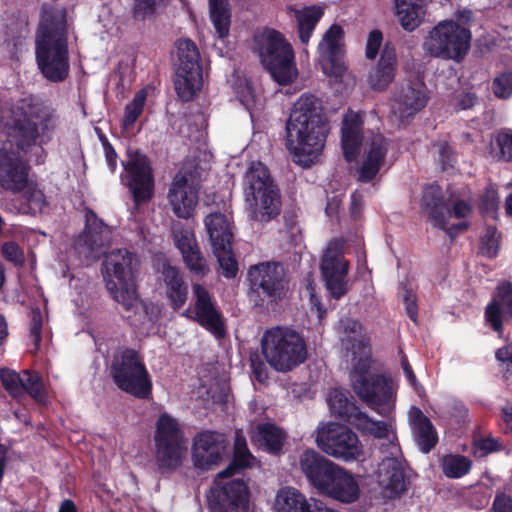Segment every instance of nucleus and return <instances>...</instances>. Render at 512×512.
<instances>
[{
    "mask_svg": "<svg viewBox=\"0 0 512 512\" xmlns=\"http://www.w3.org/2000/svg\"><path fill=\"white\" fill-rule=\"evenodd\" d=\"M30 167L13 149H0V186L13 193L24 191L28 185Z\"/></svg>",
    "mask_w": 512,
    "mask_h": 512,
    "instance_id": "nucleus-22",
    "label": "nucleus"
},
{
    "mask_svg": "<svg viewBox=\"0 0 512 512\" xmlns=\"http://www.w3.org/2000/svg\"><path fill=\"white\" fill-rule=\"evenodd\" d=\"M158 272L165 286V294L171 308L179 311L187 302L188 286L179 268L164 259L158 264Z\"/></svg>",
    "mask_w": 512,
    "mask_h": 512,
    "instance_id": "nucleus-24",
    "label": "nucleus"
},
{
    "mask_svg": "<svg viewBox=\"0 0 512 512\" xmlns=\"http://www.w3.org/2000/svg\"><path fill=\"white\" fill-rule=\"evenodd\" d=\"M186 438L179 421L168 413H162L155 425V456L161 469L176 470L182 464L186 452Z\"/></svg>",
    "mask_w": 512,
    "mask_h": 512,
    "instance_id": "nucleus-10",
    "label": "nucleus"
},
{
    "mask_svg": "<svg viewBox=\"0 0 512 512\" xmlns=\"http://www.w3.org/2000/svg\"><path fill=\"white\" fill-rule=\"evenodd\" d=\"M336 463L313 449L304 450L299 457V468L315 490Z\"/></svg>",
    "mask_w": 512,
    "mask_h": 512,
    "instance_id": "nucleus-28",
    "label": "nucleus"
},
{
    "mask_svg": "<svg viewBox=\"0 0 512 512\" xmlns=\"http://www.w3.org/2000/svg\"><path fill=\"white\" fill-rule=\"evenodd\" d=\"M248 279L253 293L262 306L265 302L276 304L282 301L289 289V279L281 262L266 261L253 265L248 270Z\"/></svg>",
    "mask_w": 512,
    "mask_h": 512,
    "instance_id": "nucleus-11",
    "label": "nucleus"
},
{
    "mask_svg": "<svg viewBox=\"0 0 512 512\" xmlns=\"http://www.w3.org/2000/svg\"><path fill=\"white\" fill-rule=\"evenodd\" d=\"M147 99V91L145 88L140 89L133 97L132 101L125 107L122 125L125 128L133 126L139 116L143 113L145 102Z\"/></svg>",
    "mask_w": 512,
    "mask_h": 512,
    "instance_id": "nucleus-49",
    "label": "nucleus"
},
{
    "mask_svg": "<svg viewBox=\"0 0 512 512\" xmlns=\"http://www.w3.org/2000/svg\"><path fill=\"white\" fill-rule=\"evenodd\" d=\"M490 512H512V497L503 491H498Z\"/></svg>",
    "mask_w": 512,
    "mask_h": 512,
    "instance_id": "nucleus-64",
    "label": "nucleus"
},
{
    "mask_svg": "<svg viewBox=\"0 0 512 512\" xmlns=\"http://www.w3.org/2000/svg\"><path fill=\"white\" fill-rule=\"evenodd\" d=\"M353 418L352 426L355 427L363 436L387 441L386 443H382L380 446V450L383 454H387V444H390L391 441L398 443L396 433L387 422L374 420L363 411L358 412V415H354Z\"/></svg>",
    "mask_w": 512,
    "mask_h": 512,
    "instance_id": "nucleus-31",
    "label": "nucleus"
},
{
    "mask_svg": "<svg viewBox=\"0 0 512 512\" xmlns=\"http://www.w3.org/2000/svg\"><path fill=\"white\" fill-rule=\"evenodd\" d=\"M3 258L16 267H22L25 263L24 252L15 241H6L1 246Z\"/></svg>",
    "mask_w": 512,
    "mask_h": 512,
    "instance_id": "nucleus-57",
    "label": "nucleus"
},
{
    "mask_svg": "<svg viewBox=\"0 0 512 512\" xmlns=\"http://www.w3.org/2000/svg\"><path fill=\"white\" fill-rule=\"evenodd\" d=\"M110 374L115 385L123 392L138 399H148L152 394V381L140 353L133 348H123L113 356Z\"/></svg>",
    "mask_w": 512,
    "mask_h": 512,
    "instance_id": "nucleus-7",
    "label": "nucleus"
},
{
    "mask_svg": "<svg viewBox=\"0 0 512 512\" xmlns=\"http://www.w3.org/2000/svg\"><path fill=\"white\" fill-rule=\"evenodd\" d=\"M252 459L253 455L248 448L245 436L241 432H236L232 459L225 469L218 472L217 478H228L240 473L251 466Z\"/></svg>",
    "mask_w": 512,
    "mask_h": 512,
    "instance_id": "nucleus-36",
    "label": "nucleus"
},
{
    "mask_svg": "<svg viewBox=\"0 0 512 512\" xmlns=\"http://www.w3.org/2000/svg\"><path fill=\"white\" fill-rule=\"evenodd\" d=\"M389 142L381 134L373 135L367 145L365 156L358 169V181L371 182L385 163Z\"/></svg>",
    "mask_w": 512,
    "mask_h": 512,
    "instance_id": "nucleus-25",
    "label": "nucleus"
},
{
    "mask_svg": "<svg viewBox=\"0 0 512 512\" xmlns=\"http://www.w3.org/2000/svg\"><path fill=\"white\" fill-rule=\"evenodd\" d=\"M0 378L3 387L11 396L21 394L22 378L17 372L3 369Z\"/></svg>",
    "mask_w": 512,
    "mask_h": 512,
    "instance_id": "nucleus-60",
    "label": "nucleus"
},
{
    "mask_svg": "<svg viewBox=\"0 0 512 512\" xmlns=\"http://www.w3.org/2000/svg\"><path fill=\"white\" fill-rule=\"evenodd\" d=\"M213 251H228L232 246L233 233L227 216L221 212L208 214L204 219Z\"/></svg>",
    "mask_w": 512,
    "mask_h": 512,
    "instance_id": "nucleus-32",
    "label": "nucleus"
},
{
    "mask_svg": "<svg viewBox=\"0 0 512 512\" xmlns=\"http://www.w3.org/2000/svg\"><path fill=\"white\" fill-rule=\"evenodd\" d=\"M343 40V27L334 23L326 30L318 45L322 69L328 76L342 77L347 70L344 62Z\"/></svg>",
    "mask_w": 512,
    "mask_h": 512,
    "instance_id": "nucleus-19",
    "label": "nucleus"
},
{
    "mask_svg": "<svg viewBox=\"0 0 512 512\" xmlns=\"http://www.w3.org/2000/svg\"><path fill=\"white\" fill-rule=\"evenodd\" d=\"M167 198L178 218L188 219L198 203V189L189 182L188 176L178 171L170 184Z\"/></svg>",
    "mask_w": 512,
    "mask_h": 512,
    "instance_id": "nucleus-23",
    "label": "nucleus"
},
{
    "mask_svg": "<svg viewBox=\"0 0 512 512\" xmlns=\"http://www.w3.org/2000/svg\"><path fill=\"white\" fill-rule=\"evenodd\" d=\"M259 57L263 67L280 85H288L297 76L294 50L284 35L268 29L259 41Z\"/></svg>",
    "mask_w": 512,
    "mask_h": 512,
    "instance_id": "nucleus-8",
    "label": "nucleus"
},
{
    "mask_svg": "<svg viewBox=\"0 0 512 512\" xmlns=\"http://www.w3.org/2000/svg\"><path fill=\"white\" fill-rule=\"evenodd\" d=\"M181 255L185 266L192 275L203 278L209 273L207 261L199 246H194L188 252L183 251Z\"/></svg>",
    "mask_w": 512,
    "mask_h": 512,
    "instance_id": "nucleus-48",
    "label": "nucleus"
},
{
    "mask_svg": "<svg viewBox=\"0 0 512 512\" xmlns=\"http://www.w3.org/2000/svg\"><path fill=\"white\" fill-rule=\"evenodd\" d=\"M370 368L371 361L369 357H361L356 361L350 374L352 388L358 385V382L365 381L370 378V376L375 375L370 372Z\"/></svg>",
    "mask_w": 512,
    "mask_h": 512,
    "instance_id": "nucleus-59",
    "label": "nucleus"
},
{
    "mask_svg": "<svg viewBox=\"0 0 512 512\" xmlns=\"http://www.w3.org/2000/svg\"><path fill=\"white\" fill-rule=\"evenodd\" d=\"M396 10L404 30L412 32L421 24L424 9L418 0H396Z\"/></svg>",
    "mask_w": 512,
    "mask_h": 512,
    "instance_id": "nucleus-39",
    "label": "nucleus"
},
{
    "mask_svg": "<svg viewBox=\"0 0 512 512\" xmlns=\"http://www.w3.org/2000/svg\"><path fill=\"white\" fill-rule=\"evenodd\" d=\"M506 377L512 375V343L499 348L495 353Z\"/></svg>",
    "mask_w": 512,
    "mask_h": 512,
    "instance_id": "nucleus-63",
    "label": "nucleus"
},
{
    "mask_svg": "<svg viewBox=\"0 0 512 512\" xmlns=\"http://www.w3.org/2000/svg\"><path fill=\"white\" fill-rule=\"evenodd\" d=\"M35 58L39 71L50 82H63L68 77L70 63L65 9L44 11L35 37Z\"/></svg>",
    "mask_w": 512,
    "mask_h": 512,
    "instance_id": "nucleus-2",
    "label": "nucleus"
},
{
    "mask_svg": "<svg viewBox=\"0 0 512 512\" xmlns=\"http://www.w3.org/2000/svg\"><path fill=\"white\" fill-rule=\"evenodd\" d=\"M339 329L342 334L341 340L347 350H361L365 346L363 326L360 321L352 318H344L339 322Z\"/></svg>",
    "mask_w": 512,
    "mask_h": 512,
    "instance_id": "nucleus-43",
    "label": "nucleus"
},
{
    "mask_svg": "<svg viewBox=\"0 0 512 512\" xmlns=\"http://www.w3.org/2000/svg\"><path fill=\"white\" fill-rule=\"evenodd\" d=\"M294 12L299 39L303 45H308L316 25L324 15V11L321 7L314 5Z\"/></svg>",
    "mask_w": 512,
    "mask_h": 512,
    "instance_id": "nucleus-38",
    "label": "nucleus"
},
{
    "mask_svg": "<svg viewBox=\"0 0 512 512\" xmlns=\"http://www.w3.org/2000/svg\"><path fill=\"white\" fill-rule=\"evenodd\" d=\"M492 91L496 98L507 100L512 97V71L499 73L492 81Z\"/></svg>",
    "mask_w": 512,
    "mask_h": 512,
    "instance_id": "nucleus-52",
    "label": "nucleus"
},
{
    "mask_svg": "<svg viewBox=\"0 0 512 512\" xmlns=\"http://www.w3.org/2000/svg\"><path fill=\"white\" fill-rule=\"evenodd\" d=\"M397 69L396 50L386 44L376 66L368 75V83L374 91H385L394 81Z\"/></svg>",
    "mask_w": 512,
    "mask_h": 512,
    "instance_id": "nucleus-29",
    "label": "nucleus"
},
{
    "mask_svg": "<svg viewBox=\"0 0 512 512\" xmlns=\"http://www.w3.org/2000/svg\"><path fill=\"white\" fill-rule=\"evenodd\" d=\"M421 201L422 208L432 221L434 227H444L447 201L444 200L441 187L439 185L427 187L424 190Z\"/></svg>",
    "mask_w": 512,
    "mask_h": 512,
    "instance_id": "nucleus-35",
    "label": "nucleus"
},
{
    "mask_svg": "<svg viewBox=\"0 0 512 512\" xmlns=\"http://www.w3.org/2000/svg\"><path fill=\"white\" fill-rule=\"evenodd\" d=\"M178 67L174 86L179 99L189 102L202 86V66L200 53L191 39H181L177 44Z\"/></svg>",
    "mask_w": 512,
    "mask_h": 512,
    "instance_id": "nucleus-12",
    "label": "nucleus"
},
{
    "mask_svg": "<svg viewBox=\"0 0 512 512\" xmlns=\"http://www.w3.org/2000/svg\"><path fill=\"white\" fill-rule=\"evenodd\" d=\"M512 319V283L503 282L497 287V293L485 310L486 321L498 333L503 331L502 317Z\"/></svg>",
    "mask_w": 512,
    "mask_h": 512,
    "instance_id": "nucleus-27",
    "label": "nucleus"
},
{
    "mask_svg": "<svg viewBox=\"0 0 512 512\" xmlns=\"http://www.w3.org/2000/svg\"><path fill=\"white\" fill-rule=\"evenodd\" d=\"M56 129L51 110L41 103L28 99L20 100L13 112L7 135L11 144L24 153L39 144H48Z\"/></svg>",
    "mask_w": 512,
    "mask_h": 512,
    "instance_id": "nucleus-3",
    "label": "nucleus"
},
{
    "mask_svg": "<svg viewBox=\"0 0 512 512\" xmlns=\"http://www.w3.org/2000/svg\"><path fill=\"white\" fill-rule=\"evenodd\" d=\"M473 454L477 458L486 457L489 454L501 452L504 450L503 443L500 438L492 435L480 437L473 440Z\"/></svg>",
    "mask_w": 512,
    "mask_h": 512,
    "instance_id": "nucleus-50",
    "label": "nucleus"
},
{
    "mask_svg": "<svg viewBox=\"0 0 512 512\" xmlns=\"http://www.w3.org/2000/svg\"><path fill=\"white\" fill-rule=\"evenodd\" d=\"M257 433L268 452L277 454L282 450L285 441V433L282 429L274 424L264 423L257 427Z\"/></svg>",
    "mask_w": 512,
    "mask_h": 512,
    "instance_id": "nucleus-44",
    "label": "nucleus"
},
{
    "mask_svg": "<svg viewBox=\"0 0 512 512\" xmlns=\"http://www.w3.org/2000/svg\"><path fill=\"white\" fill-rule=\"evenodd\" d=\"M353 390L368 407L382 416L387 415L388 408L395 398L392 379L382 374L358 382Z\"/></svg>",
    "mask_w": 512,
    "mask_h": 512,
    "instance_id": "nucleus-18",
    "label": "nucleus"
},
{
    "mask_svg": "<svg viewBox=\"0 0 512 512\" xmlns=\"http://www.w3.org/2000/svg\"><path fill=\"white\" fill-rule=\"evenodd\" d=\"M249 361L255 379L260 383H264L266 380H268L269 375L266 364L257 351L250 353Z\"/></svg>",
    "mask_w": 512,
    "mask_h": 512,
    "instance_id": "nucleus-62",
    "label": "nucleus"
},
{
    "mask_svg": "<svg viewBox=\"0 0 512 512\" xmlns=\"http://www.w3.org/2000/svg\"><path fill=\"white\" fill-rule=\"evenodd\" d=\"M194 295V320L216 337L225 336V323L211 293L199 283L192 284Z\"/></svg>",
    "mask_w": 512,
    "mask_h": 512,
    "instance_id": "nucleus-21",
    "label": "nucleus"
},
{
    "mask_svg": "<svg viewBox=\"0 0 512 512\" xmlns=\"http://www.w3.org/2000/svg\"><path fill=\"white\" fill-rule=\"evenodd\" d=\"M172 237L176 248L181 254L183 251L188 252V250L194 248V246H198L193 231L188 228H174Z\"/></svg>",
    "mask_w": 512,
    "mask_h": 512,
    "instance_id": "nucleus-55",
    "label": "nucleus"
},
{
    "mask_svg": "<svg viewBox=\"0 0 512 512\" xmlns=\"http://www.w3.org/2000/svg\"><path fill=\"white\" fill-rule=\"evenodd\" d=\"M438 151V162L443 171L453 168L457 162V154L453 147L446 140H439L433 143Z\"/></svg>",
    "mask_w": 512,
    "mask_h": 512,
    "instance_id": "nucleus-53",
    "label": "nucleus"
},
{
    "mask_svg": "<svg viewBox=\"0 0 512 512\" xmlns=\"http://www.w3.org/2000/svg\"><path fill=\"white\" fill-rule=\"evenodd\" d=\"M218 259L219 265L223 270V275L228 278H234L238 273V263L232 254V247L228 251H213Z\"/></svg>",
    "mask_w": 512,
    "mask_h": 512,
    "instance_id": "nucleus-56",
    "label": "nucleus"
},
{
    "mask_svg": "<svg viewBox=\"0 0 512 512\" xmlns=\"http://www.w3.org/2000/svg\"><path fill=\"white\" fill-rule=\"evenodd\" d=\"M469 28L455 20L440 21L424 41L425 51L432 57L461 62L471 46Z\"/></svg>",
    "mask_w": 512,
    "mask_h": 512,
    "instance_id": "nucleus-9",
    "label": "nucleus"
},
{
    "mask_svg": "<svg viewBox=\"0 0 512 512\" xmlns=\"http://www.w3.org/2000/svg\"><path fill=\"white\" fill-rule=\"evenodd\" d=\"M349 262L338 247L330 245L321 261V273L327 290L334 299H341L347 294Z\"/></svg>",
    "mask_w": 512,
    "mask_h": 512,
    "instance_id": "nucleus-20",
    "label": "nucleus"
},
{
    "mask_svg": "<svg viewBox=\"0 0 512 512\" xmlns=\"http://www.w3.org/2000/svg\"><path fill=\"white\" fill-rule=\"evenodd\" d=\"M23 391L28 393L36 402L40 404H45L47 401V393L45 392L42 379L35 371H24L21 393Z\"/></svg>",
    "mask_w": 512,
    "mask_h": 512,
    "instance_id": "nucleus-47",
    "label": "nucleus"
},
{
    "mask_svg": "<svg viewBox=\"0 0 512 512\" xmlns=\"http://www.w3.org/2000/svg\"><path fill=\"white\" fill-rule=\"evenodd\" d=\"M262 354L271 368L287 373L307 359V345L300 333L293 329L274 327L265 331L261 339Z\"/></svg>",
    "mask_w": 512,
    "mask_h": 512,
    "instance_id": "nucleus-6",
    "label": "nucleus"
},
{
    "mask_svg": "<svg viewBox=\"0 0 512 512\" xmlns=\"http://www.w3.org/2000/svg\"><path fill=\"white\" fill-rule=\"evenodd\" d=\"M317 446L326 454L343 461H353L362 454L358 436L346 425L329 422L318 427Z\"/></svg>",
    "mask_w": 512,
    "mask_h": 512,
    "instance_id": "nucleus-13",
    "label": "nucleus"
},
{
    "mask_svg": "<svg viewBox=\"0 0 512 512\" xmlns=\"http://www.w3.org/2000/svg\"><path fill=\"white\" fill-rule=\"evenodd\" d=\"M502 234L494 225H487L480 236L479 254L489 259L498 256Z\"/></svg>",
    "mask_w": 512,
    "mask_h": 512,
    "instance_id": "nucleus-45",
    "label": "nucleus"
},
{
    "mask_svg": "<svg viewBox=\"0 0 512 512\" xmlns=\"http://www.w3.org/2000/svg\"><path fill=\"white\" fill-rule=\"evenodd\" d=\"M216 477L207 494L208 507L212 512H248L250 490L242 479H232L224 483Z\"/></svg>",
    "mask_w": 512,
    "mask_h": 512,
    "instance_id": "nucleus-14",
    "label": "nucleus"
},
{
    "mask_svg": "<svg viewBox=\"0 0 512 512\" xmlns=\"http://www.w3.org/2000/svg\"><path fill=\"white\" fill-rule=\"evenodd\" d=\"M329 130L322 101L313 94H302L286 124L287 148L293 161L304 168L310 167L323 151Z\"/></svg>",
    "mask_w": 512,
    "mask_h": 512,
    "instance_id": "nucleus-1",
    "label": "nucleus"
},
{
    "mask_svg": "<svg viewBox=\"0 0 512 512\" xmlns=\"http://www.w3.org/2000/svg\"><path fill=\"white\" fill-rule=\"evenodd\" d=\"M246 209L251 220L268 223L281 213L282 200L278 185L266 165L250 163L242 180Z\"/></svg>",
    "mask_w": 512,
    "mask_h": 512,
    "instance_id": "nucleus-4",
    "label": "nucleus"
},
{
    "mask_svg": "<svg viewBox=\"0 0 512 512\" xmlns=\"http://www.w3.org/2000/svg\"><path fill=\"white\" fill-rule=\"evenodd\" d=\"M387 447V455L380 464V477L386 497L395 499L407 491L409 479L405 473L404 461L398 457L401 453L399 443L391 441Z\"/></svg>",
    "mask_w": 512,
    "mask_h": 512,
    "instance_id": "nucleus-17",
    "label": "nucleus"
},
{
    "mask_svg": "<svg viewBox=\"0 0 512 512\" xmlns=\"http://www.w3.org/2000/svg\"><path fill=\"white\" fill-rule=\"evenodd\" d=\"M345 469L338 464H335L333 469L327 474L325 479L320 483L317 487V492L321 495L331 497L334 487L337 485L338 481L342 477Z\"/></svg>",
    "mask_w": 512,
    "mask_h": 512,
    "instance_id": "nucleus-58",
    "label": "nucleus"
},
{
    "mask_svg": "<svg viewBox=\"0 0 512 512\" xmlns=\"http://www.w3.org/2000/svg\"><path fill=\"white\" fill-rule=\"evenodd\" d=\"M106 273V287L113 299L125 312H134L139 308V296L135 279L140 266L136 253L129 250L114 249L110 251L103 263Z\"/></svg>",
    "mask_w": 512,
    "mask_h": 512,
    "instance_id": "nucleus-5",
    "label": "nucleus"
},
{
    "mask_svg": "<svg viewBox=\"0 0 512 512\" xmlns=\"http://www.w3.org/2000/svg\"><path fill=\"white\" fill-rule=\"evenodd\" d=\"M428 97L422 86L415 87L411 83L402 86L398 91L395 101L402 118L412 117L421 111Z\"/></svg>",
    "mask_w": 512,
    "mask_h": 512,
    "instance_id": "nucleus-34",
    "label": "nucleus"
},
{
    "mask_svg": "<svg viewBox=\"0 0 512 512\" xmlns=\"http://www.w3.org/2000/svg\"><path fill=\"white\" fill-rule=\"evenodd\" d=\"M495 143L499 149L498 157L506 162L512 161V134L499 132L496 135Z\"/></svg>",
    "mask_w": 512,
    "mask_h": 512,
    "instance_id": "nucleus-61",
    "label": "nucleus"
},
{
    "mask_svg": "<svg viewBox=\"0 0 512 512\" xmlns=\"http://www.w3.org/2000/svg\"><path fill=\"white\" fill-rule=\"evenodd\" d=\"M209 19L218 35L225 39L229 36L231 27V6L229 0H208Z\"/></svg>",
    "mask_w": 512,
    "mask_h": 512,
    "instance_id": "nucleus-37",
    "label": "nucleus"
},
{
    "mask_svg": "<svg viewBox=\"0 0 512 512\" xmlns=\"http://www.w3.org/2000/svg\"><path fill=\"white\" fill-rule=\"evenodd\" d=\"M472 461L463 455L449 454L442 459L443 473L452 479H458L469 473Z\"/></svg>",
    "mask_w": 512,
    "mask_h": 512,
    "instance_id": "nucleus-46",
    "label": "nucleus"
},
{
    "mask_svg": "<svg viewBox=\"0 0 512 512\" xmlns=\"http://www.w3.org/2000/svg\"><path fill=\"white\" fill-rule=\"evenodd\" d=\"M128 160L123 163L128 177V187L136 204L150 200L154 195V176L147 155L129 150Z\"/></svg>",
    "mask_w": 512,
    "mask_h": 512,
    "instance_id": "nucleus-16",
    "label": "nucleus"
},
{
    "mask_svg": "<svg viewBox=\"0 0 512 512\" xmlns=\"http://www.w3.org/2000/svg\"><path fill=\"white\" fill-rule=\"evenodd\" d=\"M341 503L351 504L360 498V486L356 477L345 469L330 497Z\"/></svg>",
    "mask_w": 512,
    "mask_h": 512,
    "instance_id": "nucleus-42",
    "label": "nucleus"
},
{
    "mask_svg": "<svg viewBox=\"0 0 512 512\" xmlns=\"http://www.w3.org/2000/svg\"><path fill=\"white\" fill-rule=\"evenodd\" d=\"M328 404L332 413L352 425L354 415L362 410L351 401L347 394L340 389H333L328 398Z\"/></svg>",
    "mask_w": 512,
    "mask_h": 512,
    "instance_id": "nucleus-41",
    "label": "nucleus"
},
{
    "mask_svg": "<svg viewBox=\"0 0 512 512\" xmlns=\"http://www.w3.org/2000/svg\"><path fill=\"white\" fill-rule=\"evenodd\" d=\"M227 448L226 437L223 433L213 430L198 432L192 441L191 460L193 466L202 472H207L221 464Z\"/></svg>",
    "mask_w": 512,
    "mask_h": 512,
    "instance_id": "nucleus-15",
    "label": "nucleus"
},
{
    "mask_svg": "<svg viewBox=\"0 0 512 512\" xmlns=\"http://www.w3.org/2000/svg\"><path fill=\"white\" fill-rule=\"evenodd\" d=\"M364 120L360 113L349 112L342 121L341 146L347 162L357 159L362 146Z\"/></svg>",
    "mask_w": 512,
    "mask_h": 512,
    "instance_id": "nucleus-26",
    "label": "nucleus"
},
{
    "mask_svg": "<svg viewBox=\"0 0 512 512\" xmlns=\"http://www.w3.org/2000/svg\"><path fill=\"white\" fill-rule=\"evenodd\" d=\"M498 194L492 188H487L479 200V211L483 217L496 218L498 210Z\"/></svg>",
    "mask_w": 512,
    "mask_h": 512,
    "instance_id": "nucleus-54",
    "label": "nucleus"
},
{
    "mask_svg": "<svg viewBox=\"0 0 512 512\" xmlns=\"http://www.w3.org/2000/svg\"><path fill=\"white\" fill-rule=\"evenodd\" d=\"M445 214L448 218H456L459 220H468L473 214V206L470 201L451 196L447 200Z\"/></svg>",
    "mask_w": 512,
    "mask_h": 512,
    "instance_id": "nucleus-51",
    "label": "nucleus"
},
{
    "mask_svg": "<svg viewBox=\"0 0 512 512\" xmlns=\"http://www.w3.org/2000/svg\"><path fill=\"white\" fill-rule=\"evenodd\" d=\"M410 426L413 438L420 451L429 453L438 442V435L431 420L423 411L413 406L409 412Z\"/></svg>",
    "mask_w": 512,
    "mask_h": 512,
    "instance_id": "nucleus-30",
    "label": "nucleus"
},
{
    "mask_svg": "<svg viewBox=\"0 0 512 512\" xmlns=\"http://www.w3.org/2000/svg\"><path fill=\"white\" fill-rule=\"evenodd\" d=\"M111 231L106 223L91 208H85V226L82 234L84 244L95 251L109 243Z\"/></svg>",
    "mask_w": 512,
    "mask_h": 512,
    "instance_id": "nucleus-33",
    "label": "nucleus"
},
{
    "mask_svg": "<svg viewBox=\"0 0 512 512\" xmlns=\"http://www.w3.org/2000/svg\"><path fill=\"white\" fill-rule=\"evenodd\" d=\"M311 501L295 488H283L276 496V512H307Z\"/></svg>",
    "mask_w": 512,
    "mask_h": 512,
    "instance_id": "nucleus-40",
    "label": "nucleus"
}]
</instances>
